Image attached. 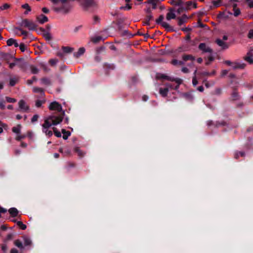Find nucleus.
<instances>
[{
	"instance_id": "6e6d98bb",
	"label": "nucleus",
	"mask_w": 253,
	"mask_h": 253,
	"mask_svg": "<svg viewBox=\"0 0 253 253\" xmlns=\"http://www.w3.org/2000/svg\"><path fill=\"white\" fill-rule=\"evenodd\" d=\"M18 46H19V48L22 52H24L27 47L24 43H20Z\"/></svg>"
},
{
	"instance_id": "f8f14e48",
	"label": "nucleus",
	"mask_w": 253,
	"mask_h": 253,
	"mask_svg": "<svg viewBox=\"0 0 253 253\" xmlns=\"http://www.w3.org/2000/svg\"><path fill=\"white\" fill-rule=\"evenodd\" d=\"M188 17L186 14H183L181 17H178V24L179 26L182 25L183 23L186 22Z\"/></svg>"
},
{
	"instance_id": "20e7f679",
	"label": "nucleus",
	"mask_w": 253,
	"mask_h": 253,
	"mask_svg": "<svg viewBox=\"0 0 253 253\" xmlns=\"http://www.w3.org/2000/svg\"><path fill=\"white\" fill-rule=\"evenodd\" d=\"M48 108L50 110L56 111L58 112H61L60 114L58 115V116L62 115L63 112L65 113V112L62 110V108L61 104L56 101L51 103L49 104Z\"/></svg>"
},
{
	"instance_id": "680f3d73",
	"label": "nucleus",
	"mask_w": 253,
	"mask_h": 253,
	"mask_svg": "<svg viewBox=\"0 0 253 253\" xmlns=\"http://www.w3.org/2000/svg\"><path fill=\"white\" fill-rule=\"evenodd\" d=\"M185 10H186L185 7L184 8L183 7H180L177 9V12L178 13L180 14L181 13L183 12Z\"/></svg>"
},
{
	"instance_id": "2eb2a0df",
	"label": "nucleus",
	"mask_w": 253,
	"mask_h": 253,
	"mask_svg": "<svg viewBox=\"0 0 253 253\" xmlns=\"http://www.w3.org/2000/svg\"><path fill=\"white\" fill-rule=\"evenodd\" d=\"M216 43L223 49H226L228 47L227 43L220 39L216 40Z\"/></svg>"
},
{
	"instance_id": "a18cd8bd",
	"label": "nucleus",
	"mask_w": 253,
	"mask_h": 253,
	"mask_svg": "<svg viewBox=\"0 0 253 253\" xmlns=\"http://www.w3.org/2000/svg\"><path fill=\"white\" fill-rule=\"evenodd\" d=\"M26 137L25 135H21L19 134H18L17 136L15 138V139L17 141H20L21 139H24Z\"/></svg>"
},
{
	"instance_id": "c85d7f7f",
	"label": "nucleus",
	"mask_w": 253,
	"mask_h": 253,
	"mask_svg": "<svg viewBox=\"0 0 253 253\" xmlns=\"http://www.w3.org/2000/svg\"><path fill=\"white\" fill-rule=\"evenodd\" d=\"M62 133L63 134V138L65 140L67 139L71 134L69 131H66L64 129H62Z\"/></svg>"
},
{
	"instance_id": "a211bd4d",
	"label": "nucleus",
	"mask_w": 253,
	"mask_h": 253,
	"mask_svg": "<svg viewBox=\"0 0 253 253\" xmlns=\"http://www.w3.org/2000/svg\"><path fill=\"white\" fill-rule=\"evenodd\" d=\"M169 92L168 87L160 88L159 89V93L163 97H166L167 96Z\"/></svg>"
},
{
	"instance_id": "c9c22d12",
	"label": "nucleus",
	"mask_w": 253,
	"mask_h": 253,
	"mask_svg": "<svg viewBox=\"0 0 253 253\" xmlns=\"http://www.w3.org/2000/svg\"><path fill=\"white\" fill-rule=\"evenodd\" d=\"M22 8L26 9L27 11L25 12V14H27L28 13L29 11H31V8L29 6V5L27 3L24 4L22 5Z\"/></svg>"
},
{
	"instance_id": "052dcab7",
	"label": "nucleus",
	"mask_w": 253,
	"mask_h": 253,
	"mask_svg": "<svg viewBox=\"0 0 253 253\" xmlns=\"http://www.w3.org/2000/svg\"><path fill=\"white\" fill-rule=\"evenodd\" d=\"M250 8L253 7V0H246Z\"/></svg>"
},
{
	"instance_id": "a19ab883",
	"label": "nucleus",
	"mask_w": 253,
	"mask_h": 253,
	"mask_svg": "<svg viewBox=\"0 0 253 253\" xmlns=\"http://www.w3.org/2000/svg\"><path fill=\"white\" fill-rule=\"evenodd\" d=\"M166 85L167 86L166 87H168V89L171 88V89H175V90L179 88V85H178V84H177V85H176L175 87H173V85L170 84H166Z\"/></svg>"
},
{
	"instance_id": "13d9d810",
	"label": "nucleus",
	"mask_w": 253,
	"mask_h": 253,
	"mask_svg": "<svg viewBox=\"0 0 253 253\" xmlns=\"http://www.w3.org/2000/svg\"><path fill=\"white\" fill-rule=\"evenodd\" d=\"M54 10L56 12H59V11H63L64 12L66 13L68 11V10H64L63 7L61 8H55Z\"/></svg>"
},
{
	"instance_id": "9b49d317",
	"label": "nucleus",
	"mask_w": 253,
	"mask_h": 253,
	"mask_svg": "<svg viewBox=\"0 0 253 253\" xmlns=\"http://www.w3.org/2000/svg\"><path fill=\"white\" fill-rule=\"evenodd\" d=\"M182 59L184 62H186L188 60L194 61L195 60V57L191 54H185L182 56Z\"/></svg>"
},
{
	"instance_id": "49530a36",
	"label": "nucleus",
	"mask_w": 253,
	"mask_h": 253,
	"mask_svg": "<svg viewBox=\"0 0 253 253\" xmlns=\"http://www.w3.org/2000/svg\"><path fill=\"white\" fill-rule=\"evenodd\" d=\"M10 5L7 3H5L0 7V11L8 9Z\"/></svg>"
},
{
	"instance_id": "dca6fc26",
	"label": "nucleus",
	"mask_w": 253,
	"mask_h": 253,
	"mask_svg": "<svg viewBox=\"0 0 253 253\" xmlns=\"http://www.w3.org/2000/svg\"><path fill=\"white\" fill-rule=\"evenodd\" d=\"M161 26L164 28L167 31H173V29L171 26H170L168 23L166 22H163L161 23Z\"/></svg>"
},
{
	"instance_id": "2f4dec72",
	"label": "nucleus",
	"mask_w": 253,
	"mask_h": 253,
	"mask_svg": "<svg viewBox=\"0 0 253 253\" xmlns=\"http://www.w3.org/2000/svg\"><path fill=\"white\" fill-rule=\"evenodd\" d=\"M102 39V38L100 36H97L92 37L91 39V41L93 42V43H96L98 42H99Z\"/></svg>"
},
{
	"instance_id": "4468645a",
	"label": "nucleus",
	"mask_w": 253,
	"mask_h": 253,
	"mask_svg": "<svg viewBox=\"0 0 253 253\" xmlns=\"http://www.w3.org/2000/svg\"><path fill=\"white\" fill-rule=\"evenodd\" d=\"M185 9L189 10L191 8V6L193 5L194 8H197V3L196 2H193L192 1H188L185 2Z\"/></svg>"
},
{
	"instance_id": "4d7b16f0",
	"label": "nucleus",
	"mask_w": 253,
	"mask_h": 253,
	"mask_svg": "<svg viewBox=\"0 0 253 253\" xmlns=\"http://www.w3.org/2000/svg\"><path fill=\"white\" fill-rule=\"evenodd\" d=\"M198 82L196 78V76H194L192 79V84L194 86H196L198 84Z\"/></svg>"
},
{
	"instance_id": "c03bdc74",
	"label": "nucleus",
	"mask_w": 253,
	"mask_h": 253,
	"mask_svg": "<svg viewBox=\"0 0 253 253\" xmlns=\"http://www.w3.org/2000/svg\"><path fill=\"white\" fill-rule=\"evenodd\" d=\"M44 38L47 41H50L52 37L50 33H45L43 34Z\"/></svg>"
},
{
	"instance_id": "7c9ffc66",
	"label": "nucleus",
	"mask_w": 253,
	"mask_h": 253,
	"mask_svg": "<svg viewBox=\"0 0 253 253\" xmlns=\"http://www.w3.org/2000/svg\"><path fill=\"white\" fill-rule=\"evenodd\" d=\"M30 68L31 73L33 74H36L38 73V72L39 71V70L38 69V68L34 65H31L30 67Z\"/></svg>"
},
{
	"instance_id": "423d86ee",
	"label": "nucleus",
	"mask_w": 253,
	"mask_h": 253,
	"mask_svg": "<svg viewBox=\"0 0 253 253\" xmlns=\"http://www.w3.org/2000/svg\"><path fill=\"white\" fill-rule=\"evenodd\" d=\"M199 49L204 53H212V49L205 43H201L199 45Z\"/></svg>"
},
{
	"instance_id": "412c9836",
	"label": "nucleus",
	"mask_w": 253,
	"mask_h": 253,
	"mask_svg": "<svg viewBox=\"0 0 253 253\" xmlns=\"http://www.w3.org/2000/svg\"><path fill=\"white\" fill-rule=\"evenodd\" d=\"M22 127V126L21 125H18L16 126H14L12 128V131L13 132L19 134L21 131V128Z\"/></svg>"
},
{
	"instance_id": "8fccbe9b",
	"label": "nucleus",
	"mask_w": 253,
	"mask_h": 253,
	"mask_svg": "<svg viewBox=\"0 0 253 253\" xmlns=\"http://www.w3.org/2000/svg\"><path fill=\"white\" fill-rule=\"evenodd\" d=\"M164 19V16L163 15H161L158 18V19H157L156 20V22L157 24H161V23L162 22H163V20Z\"/></svg>"
},
{
	"instance_id": "774afa93",
	"label": "nucleus",
	"mask_w": 253,
	"mask_h": 253,
	"mask_svg": "<svg viewBox=\"0 0 253 253\" xmlns=\"http://www.w3.org/2000/svg\"><path fill=\"white\" fill-rule=\"evenodd\" d=\"M6 125L4 124H1L0 125V133H2L3 132V127L6 126Z\"/></svg>"
},
{
	"instance_id": "f03ea898",
	"label": "nucleus",
	"mask_w": 253,
	"mask_h": 253,
	"mask_svg": "<svg viewBox=\"0 0 253 253\" xmlns=\"http://www.w3.org/2000/svg\"><path fill=\"white\" fill-rule=\"evenodd\" d=\"M82 6L85 9L97 7V2L95 0H79Z\"/></svg>"
},
{
	"instance_id": "69168bd1",
	"label": "nucleus",
	"mask_w": 253,
	"mask_h": 253,
	"mask_svg": "<svg viewBox=\"0 0 253 253\" xmlns=\"http://www.w3.org/2000/svg\"><path fill=\"white\" fill-rule=\"evenodd\" d=\"M181 71L184 73H188L189 72V69L186 67H182L181 69Z\"/></svg>"
},
{
	"instance_id": "0e129e2a",
	"label": "nucleus",
	"mask_w": 253,
	"mask_h": 253,
	"mask_svg": "<svg viewBox=\"0 0 253 253\" xmlns=\"http://www.w3.org/2000/svg\"><path fill=\"white\" fill-rule=\"evenodd\" d=\"M75 166H76V164L73 162H69L67 163V166L69 168L74 167H75Z\"/></svg>"
},
{
	"instance_id": "de8ad7c7",
	"label": "nucleus",
	"mask_w": 253,
	"mask_h": 253,
	"mask_svg": "<svg viewBox=\"0 0 253 253\" xmlns=\"http://www.w3.org/2000/svg\"><path fill=\"white\" fill-rule=\"evenodd\" d=\"M17 29H18V30L21 31V34L19 35V36L24 35V38L25 39L26 38V37L27 36L28 32L22 30L20 28H17Z\"/></svg>"
},
{
	"instance_id": "338daca9",
	"label": "nucleus",
	"mask_w": 253,
	"mask_h": 253,
	"mask_svg": "<svg viewBox=\"0 0 253 253\" xmlns=\"http://www.w3.org/2000/svg\"><path fill=\"white\" fill-rule=\"evenodd\" d=\"M224 63L225 64H226L228 66H230L232 67L233 66V62L229 61V60H226L224 61Z\"/></svg>"
},
{
	"instance_id": "bf43d9fd",
	"label": "nucleus",
	"mask_w": 253,
	"mask_h": 253,
	"mask_svg": "<svg viewBox=\"0 0 253 253\" xmlns=\"http://www.w3.org/2000/svg\"><path fill=\"white\" fill-rule=\"evenodd\" d=\"M131 8V6L129 4H126V6L125 7L121 6L120 7V9H126L129 10Z\"/></svg>"
},
{
	"instance_id": "6ab92c4d",
	"label": "nucleus",
	"mask_w": 253,
	"mask_h": 253,
	"mask_svg": "<svg viewBox=\"0 0 253 253\" xmlns=\"http://www.w3.org/2000/svg\"><path fill=\"white\" fill-rule=\"evenodd\" d=\"M59 152L63 154L64 156H69L71 155V150L69 149L60 148Z\"/></svg>"
},
{
	"instance_id": "37998d69",
	"label": "nucleus",
	"mask_w": 253,
	"mask_h": 253,
	"mask_svg": "<svg viewBox=\"0 0 253 253\" xmlns=\"http://www.w3.org/2000/svg\"><path fill=\"white\" fill-rule=\"evenodd\" d=\"M171 4L174 5L179 6L182 3H181V1L179 0H171Z\"/></svg>"
},
{
	"instance_id": "4be33fe9",
	"label": "nucleus",
	"mask_w": 253,
	"mask_h": 253,
	"mask_svg": "<svg viewBox=\"0 0 253 253\" xmlns=\"http://www.w3.org/2000/svg\"><path fill=\"white\" fill-rule=\"evenodd\" d=\"M9 212L11 214V215L13 217H15L18 215V210L14 208H10L9 210Z\"/></svg>"
},
{
	"instance_id": "e433bc0d",
	"label": "nucleus",
	"mask_w": 253,
	"mask_h": 253,
	"mask_svg": "<svg viewBox=\"0 0 253 253\" xmlns=\"http://www.w3.org/2000/svg\"><path fill=\"white\" fill-rule=\"evenodd\" d=\"M14 245L17 246L18 248L22 249L23 248V245L22 242L19 240H16L14 241Z\"/></svg>"
},
{
	"instance_id": "603ef678",
	"label": "nucleus",
	"mask_w": 253,
	"mask_h": 253,
	"mask_svg": "<svg viewBox=\"0 0 253 253\" xmlns=\"http://www.w3.org/2000/svg\"><path fill=\"white\" fill-rule=\"evenodd\" d=\"M208 58V61L206 62V65H210L211 64V63L212 61H213L214 60V58L212 56H209Z\"/></svg>"
},
{
	"instance_id": "5fc2aeb1",
	"label": "nucleus",
	"mask_w": 253,
	"mask_h": 253,
	"mask_svg": "<svg viewBox=\"0 0 253 253\" xmlns=\"http://www.w3.org/2000/svg\"><path fill=\"white\" fill-rule=\"evenodd\" d=\"M238 94L236 91H234L232 94V97L233 100H236L238 98Z\"/></svg>"
},
{
	"instance_id": "ea45409f",
	"label": "nucleus",
	"mask_w": 253,
	"mask_h": 253,
	"mask_svg": "<svg viewBox=\"0 0 253 253\" xmlns=\"http://www.w3.org/2000/svg\"><path fill=\"white\" fill-rule=\"evenodd\" d=\"M221 0H212V3L215 7H218L220 5Z\"/></svg>"
},
{
	"instance_id": "b1692460",
	"label": "nucleus",
	"mask_w": 253,
	"mask_h": 253,
	"mask_svg": "<svg viewBox=\"0 0 253 253\" xmlns=\"http://www.w3.org/2000/svg\"><path fill=\"white\" fill-rule=\"evenodd\" d=\"M158 1V0H147V1L146 2L151 4L152 5L153 9H156Z\"/></svg>"
},
{
	"instance_id": "9d476101",
	"label": "nucleus",
	"mask_w": 253,
	"mask_h": 253,
	"mask_svg": "<svg viewBox=\"0 0 253 253\" xmlns=\"http://www.w3.org/2000/svg\"><path fill=\"white\" fill-rule=\"evenodd\" d=\"M174 9L172 8H170L169 10V12L167 14L166 19L168 20H170L171 19H174L176 17V15L174 13Z\"/></svg>"
},
{
	"instance_id": "4c0bfd02",
	"label": "nucleus",
	"mask_w": 253,
	"mask_h": 253,
	"mask_svg": "<svg viewBox=\"0 0 253 253\" xmlns=\"http://www.w3.org/2000/svg\"><path fill=\"white\" fill-rule=\"evenodd\" d=\"M53 131L55 135L57 137H60L61 136V134L60 131H59L56 127H53L52 128Z\"/></svg>"
},
{
	"instance_id": "7ed1b4c3",
	"label": "nucleus",
	"mask_w": 253,
	"mask_h": 253,
	"mask_svg": "<svg viewBox=\"0 0 253 253\" xmlns=\"http://www.w3.org/2000/svg\"><path fill=\"white\" fill-rule=\"evenodd\" d=\"M156 78L157 80L164 79L169 81L175 82V83L178 84V85H180L182 82V80L179 78H172L161 73L157 74L156 76Z\"/></svg>"
},
{
	"instance_id": "f704fd0d",
	"label": "nucleus",
	"mask_w": 253,
	"mask_h": 253,
	"mask_svg": "<svg viewBox=\"0 0 253 253\" xmlns=\"http://www.w3.org/2000/svg\"><path fill=\"white\" fill-rule=\"evenodd\" d=\"M45 100H37L36 101V106L38 108H39L42 106V104L45 103Z\"/></svg>"
},
{
	"instance_id": "58836bf2",
	"label": "nucleus",
	"mask_w": 253,
	"mask_h": 253,
	"mask_svg": "<svg viewBox=\"0 0 253 253\" xmlns=\"http://www.w3.org/2000/svg\"><path fill=\"white\" fill-rule=\"evenodd\" d=\"M17 225L22 229L25 230L26 229V225L23 223L21 221H18L17 222Z\"/></svg>"
},
{
	"instance_id": "e2e57ef3",
	"label": "nucleus",
	"mask_w": 253,
	"mask_h": 253,
	"mask_svg": "<svg viewBox=\"0 0 253 253\" xmlns=\"http://www.w3.org/2000/svg\"><path fill=\"white\" fill-rule=\"evenodd\" d=\"M248 37L250 39H253V30H251L249 31Z\"/></svg>"
},
{
	"instance_id": "bb28decb",
	"label": "nucleus",
	"mask_w": 253,
	"mask_h": 253,
	"mask_svg": "<svg viewBox=\"0 0 253 253\" xmlns=\"http://www.w3.org/2000/svg\"><path fill=\"white\" fill-rule=\"evenodd\" d=\"M152 18L153 17L150 14H148L143 22L144 24L147 25H150L149 22L152 19Z\"/></svg>"
},
{
	"instance_id": "1a4fd4ad",
	"label": "nucleus",
	"mask_w": 253,
	"mask_h": 253,
	"mask_svg": "<svg viewBox=\"0 0 253 253\" xmlns=\"http://www.w3.org/2000/svg\"><path fill=\"white\" fill-rule=\"evenodd\" d=\"M246 66V64L242 62H233L232 69L234 70L236 69H244Z\"/></svg>"
},
{
	"instance_id": "f3484780",
	"label": "nucleus",
	"mask_w": 253,
	"mask_h": 253,
	"mask_svg": "<svg viewBox=\"0 0 253 253\" xmlns=\"http://www.w3.org/2000/svg\"><path fill=\"white\" fill-rule=\"evenodd\" d=\"M6 43L8 46H11L13 44H14L15 47H18L19 46V44L16 41L12 38L8 39Z\"/></svg>"
},
{
	"instance_id": "864d4df0",
	"label": "nucleus",
	"mask_w": 253,
	"mask_h": 253,
	"mask_svg": "<svg viewBox=\"0 0 253 253\" xmlns=\"http://www.w3.org/2000/svg\"><path fill=\"white\" fill-rule=\"evenodd\" d=\"M39 118V116L38 115L36 114L33 116L32 118L31 119V122L32 123H35L37 122Z\"/></svg>"
},
{
	"instance_id": "f257e3e1",
	"label": "nucleus",
	"mask_w": 253,
	"mask_h": 253,
	"mask_svg": "<svg viewBox=\"0 0 253 253\" xmlns=\"http://www.w3.org/2000/svg\"><path fill=\"white\" fill-rule=\"evenodd\" d=\"M64 116V112H63L62 114L59 116L52 115L46 118L42 125L43 132L48 137L51 136L53 134L52 131L48 130V128L52 126H56L60 124L62 121Z\"/></svg>"
},
{
	"instance_id": "ddd939ff",
	"label": "nucleus",
	"mask_w": 253,
	"mask_h": 253,
	"mask_svg": "<svg viewBox=\"0 0 253 253\" xmlns=\"http://www.w3.org/2000/svg\"><path fill=\"white\" fill-rule=\"evenodd\" d=\"M37 19L41 24H43L48 21V18L43 14L37 16Z\"/></svg>"
},
{
	"instance_id": "c756f323",
	"label": "nucleus",
	"mask_w": 253,
	"mask_h": 253,
	"mask_svg": "<svg viewBox=\"0 0 253 253\" xmlns=\"http://www.w3.org/2000/svg\"><path fill=\"white\" fill-rule=\"evenodd\" d=\"M62 48L63 52L66 53H71L73 51V49L69 46H63Z\"/></svg>"
},
{
	"instance_id": "09e8293b",
	"label": "nucleus",
	"mask_w": 253,
	"mask_h": 253,
	"mask_svg": "<svg viewBox=\"0 0 253 253\" xmlns=\"http://www.w3.org/2000/svg\"><path fill=\"white\" fill-rule=\"evenodd\" d=\"M58 62V60L56 59H51L49 60V64L52 65H55Z\"/></svg>"
},
{
	"instance_id": "79ce46f5",
	"label": "nucleus",
	"mask_w": 253,
	"mask_h": 253,
	"mask_svg": "<svg viewBox=\"0 0 253 253\" xmlns=\"http://www.w3.org/2000/svg\"><path fill=\"white\" fill-rule=\"evenodd\" d=\"M37 80L36 77L34 76L32 77V79L28 80L27 81V84L29 85L32 84L34 82H36Z\"/></svg>"
},
{
	"instance_id": "0eeeda50",
	"label": "nucleus",
	"mask_w": 253,
	"mask_h": 253,
	"mask_svg": "<svg viewBox=\"0 0 253 253\" xmlns=\"http://www.w3.org/2000/svg\"><path fill=\"white\" fill-rule=\"evenodd\" d=\"M253 49H251L247 53V55L243 57L244 60L249 63L253 64Z\"/></svg>"
},
{
	"instance_id": "a878e982",
	"label": "nucleus",
	"mask_w": 253,
	"mask_h": 253,
	"mask_svg": "<svg viewBox=\"0 0 253 253\" xmlns=\"http://www.w3.org/2000/svg\"><path fill=\"white\" fill-rule=\"evenodd\" d=\"M19 78L18 77H15L10 79L9 84L10 86H13L15 85L16 84L18 83Z\"/></svg>"
},
{
	"instance_id": "72a5a7b5",
	"label": "nucleus",
	"mask_w": 253,
	"mask_h": 253,
	"mask_svg": "<svg viewBox=\"0 0 253 253\" xmlns=\"http://www.w3.org/2000/svg\"><path fill=\"white\" fill-rule=\"evenodd\" d=\"M42 83L45 85H49L51 84L50 80L46 78H43L41 79Z\"/></svg>"
},
{
	"instance_id": "393cba45",
	"label": "nucleus",
	"mask_w": 253,
	"mask_h": 253,
	"mask_svg": "<svg viewBox=\"0 0 253 253\" xmlns=\"http://www.w3.org/2000/svg\"><path fill=\"white\" fill-rule=\"evenodd\" d=\"M74 151L77 153L78 155L80 157H83L84 155V153L83 152L79 147H75L74 148Z\"/></svg>"
},
{
	"instance_id": "3c124183",
	"label": "nucleus",
	"mask_w": 253,
	"mask_h": 253,
	"mask_svg": "<svg viewBox=\"0 0 253 253\" xmlns=\"http://www.w3.org/2000/svg\"><path fill=\"white\" fill-rule=\"evenodd\" d=\"M5 99H6V100L7 101V102H9V103H14L16 101L15 99L11 98L9 97H6Z\"/></svg>"
},
{
	"instance_id": "aec40b11",
	"label": "nucleus",
	"mask_w": 253,
	"mask_h": 253,
	"mask_svg": "<svg viewBox=\"0 0 253 253\" xmlns=\"http://www.w3.org/2000/svg\"><path fill=\"white\" fill-rule=\"evenodd\" d=\"M85 52V48L84 47H80L78 52L74 53V55L76 57L78 58L81 55H83Z\"/></svg>"
},
{
	"instance_id": "5701e85b",
	"label": "nucleus",
	"mask_w": 253,
	"mask_h": 253,
	"mask_svg": "<svg viewBox=\"0 0 253 253\" xmlns=\"http://www.w3.org/2000/svg\"><path fill=\"white\" fill-rule=\"evenodd\" d=\"M170 63L174 66H177V65L181 66V65H183L184 64V63L183 61H179V60H177V59L172 60L170 62Z\"/></svg>"
},
{
	"instance_id": "39448f33",
	"label": "nucleus",
	"mask_w": 253,
	"mask_h": 253,
	"mask_svg": "<svg viewBox=\"0 0 253 253\" xmlns=\"http://www.w3.org/2000/svg\"><path fill=\"white\" fill-rule=\"evenodd\" d=\"M22 25L28 28L30 30H33L36 29V25L32 21L28 19H24L22 22Z\"/></svg>"
},
{
	"instance_id": "473e14b6",
	"label": "nucleus",
	"mask_w": 253,
	"mask_h": 253,
	"mask_svg": "<svg viewBox=\"0 0 253 253\" xmlns=\"http://www.w3.org/2000/svg\"><path fill=\"white\" fill-rule=\"evenodd\" d=\"M33 90L35 93H40L41 94H43V90L42 88L38 87H34L33 88Z\"/></svg>"
},
{
	"instance_id": "6e6552de",
	"label": "nucleus",
	"mask_w": 253,
	"mask_h": 253,
	"mask_svg": "<svg viewBox=\"0 0 253 253\" xmlns=\"http://www.w3.org/2000/svg\"><path fill=\"white\" fill-rule=\"evenodd\" d=\"M19 107L21 110L23 112H28L29 110V106L27 104L26 102L23 100H20L18 102Z\"/></svg>"
},
{
	"instance_id": "cd10ccee",
	"label": "nucleus",
	"mask_w": 253,
	"mask_h": 253,
	"mask_svg": "<svg viewBox=\"0 0 253 253\" xmlns=\"http://www.w3.org/2000/svg\"><path fill=\"white\" fill-rule=\"evenodd\" d=\"M233 10H234V15L235 16H238V15H239L240 14V10L239 8H237L236 7H237V4H234L233 5Z\"/></svg>"
}]
</instances>
